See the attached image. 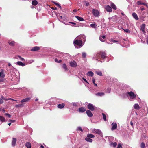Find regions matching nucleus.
<instances>
[{"mask_svg": "<svg viewBox=\"0 0 148 148\" xmlns=\"http://www.w3.org/2000/svg\"><path fill=\"white\" fill-rule=\"evenodd\" d=\"M127 93L129 95L131 99H134L136 98V95L132 91L128 92Z\"/></svg>", "mask_w": 148, "mask_h": 148, "instance_id": "f03ea898", "label": "nucleus"}, {"mask_svg": "<svg viewBox=\"0 0 148 148\" xmlns=\"http://www.w3.org/2000/svg\"><path fill=\"white\" fill-rule=\"evenodd\" d=\"M145 24H143L141 25L140 30L142 31L143 33L145 32Z\"/></svg>", "mask_w": 148, "mask_h": 148, "instance_id": "2eb2a0df", "label": "nucleus"}, {"mask_svg": "<svg viewBox=\"0 0 148 148\" xmlns=\"http://www.w3.org/2000/svg\"><path fill=\"white\" fill-rule=\"evenodd\" d=\"M100 53V52H99L96 54L95 58L96 60H98V61H99V60L98 59L101 58V55Z\"/></svg>", "mask_w": 148, "mask_h": 148, "instance_id": "dca6fc26", "label": "nucleus"}, {"mask_svg": "<svg viewBox=\"0 0 148 148\" xmlns=\"http://www.w3.org/2000/svg\"><path fill=\"white\" fill-rule=\"evenodd\" d=\"M51 8L54 10H56L57 8L56 7H52Z\"/></svg>", "mask_w": 148, "mask_h": 148, "instance_id": "bf43d9fd", "label": "nucleus"}, {"mask_svg": "<svg viewBox=\"0 0 148 148\" xmlns=\"http://www.w3.org/2000/svg\"><path fill=\"white\" fill-rule=\"evenodd\" d=\"M87 137L89 138H93L95 137V136L91 134H88L87 135Z\"/></svg>", "mask_w": 148, "mask_h": 148, "instance_id": "bb28decb", "label": "nucleus"}, {"mask_svg": "<svg viewBox=\"0 0 148 148\" xmlns=\"http://www.w3.org/2000/svg\"><path fill=\"white\" fill-rule=\"evenodd\" d=\"M70 65L71 67H76L77 66V63L75 61L70 62Z\"/></svg>", "mask_w": 148, "mask_h": 148, "instance_id": "6e6552de", "label": "nucleus"}, {"mask_svg": "<svg viewBox=\"0 0 148 148\" xmlns=\"http://www.w3.org/2000/svg\"><path fill=\"white\" fill-rule=\"evenodd\" d=\"M83 2L84 3H85V5L86 6H88L89 5V3L86 1H84Z\"/></svg>", "mask_w": 148, "mask_h": 148, "instance_id": "2f4dec72", "label": "nucleus"}, {"mask_svg": "<svg viewBox=\"0 0 148 148\" xmlns=\"http://www.w3.org/2000/svg\"><path fill=\"white\" fill-rule=\"evenodd\" d=\"M77 10L76 9H74L73 10V11L74 12H76L77 11Z\"/></svg>", "mask_w": 148, "mask_h": 148, "instance_id": "774afa93", "label": "nucleus"}, {"mask_svg": "<svg viewBox=\"0 0 148 148\" xmlns=\"http://www.w3.org/2000/svg\"><path fill=\"white\" fill-rule=\"evenodd\" d=\"M92 13L95 17H98L99 15V12L98 10L95 9L92 10Z\"/></svg>", "mask_w": 148, "mask_h": 148, "instance_id": "7ed1b4c3", "label": "nucleus"}, {"mask_svg": "<svg viewBox=\"0 0 148 148\" xmlns=\"http://www.w3.org/2000/svg\"><path fill=\"white\" fill-rule=\"evenodd\" d=\"M8 99V100H13V101H17V100H14L12 98H9V99Z\"/></svg>", "mask_w": 148, "mask_h": 148, "instance_id": "6e6d98bb", "label": "nucleus"}, {"mask_svg": "<svg viewBox=\"0 0 148 148\" xmlns=\"http://www.w3.org/2000/svg\"><path fill=\"white\" fill-rule=\"evenodd\" d=\"M111 41L112 42H118V41H116V40H114L113 39H112Z\"/></svg>", "mask_w": 148, "mask_h": 148, "instance_id": "5fc2aeb1", "label": "nucleus"}, {"mask_svg": "<svg viewBox=\"0 0 148 148\" xmlns=\"http://www.w3.org/2000/svg\"><path fill=\"white\" fill-rule=\"evenodd\" d=\"M87 75L88 76L92 77L93 76L94 74L92 72L89 71L87 73Z\"/></svg>", "mask_w": 148, "mask_h": 148, "instance_id": "4be33fe9", "label": "nucleus"}, {"mask_svg": "<svg viewBox=\"0 0 148 148\" xmlns=\"http://www.w3.org/2000/svg\"><path fill=\"white\" fill-rule=\"evenodd\" d=\"M97 73L98 75L99 76H102V73L101 72L99 71V72H97Z\"/></svg>", "mask_w": 148, "mask_h": 148, "instance_id": "a18cd8bd", "label": "nucleus"}, {"mask_svg": "<svg viewBox=\"0 0 148 148\" xmlns=\"http://www.w3.org/2000/svg\"><path fill=\"white\" fill-rule=\"evenodd\" d=\"M140 10L142 11H143L145 9V8L144 7H141L140 8Z\"/></svg>", "mask_w": 148, "mask_h": 148, "instance_id": "e2e57ef3", "label": "nucleus"}, {"mask_svg": "<svg viewBox=\"0 0 148 148\" xmlns=\"http://www.w3.org/2000/svg\"><path fill=\"white\" fill-rule=\"evenodd\" d=\"M111 6L112 8L113 9L115 10L116 9V7L114 3H112L111 4Z\"/></svg>", "mask_w": 148, "mask_h": 148, "instance_id": "7c9ffc66", "label": "nucleus"}, {"mask_svg": "<svg viewBox=\"0 0 148 148\" xmlns=\"http://www.w3.org/2000/svg\"><path fill=\"white\" fill-rule=\"evenodd\" d=\"M73 44L75 45H76L80 47H82V42L81 40H78L77 39H75L73 41Z\"/></svg>", "mask_w": 148, "mask_h": 148, "instance_id": "f257e3e1", "label": "nucleus"}, {"mask_svg": "<svg viewBox=\"0 0 148 148\" xmlns=\"http://www.w3.org/2000/svg\"><path fill=\"white\" fill-rule=\"evenodd\" d=\"M87 107L89 110L93 111L95 110V106L92 104L89 103L87 106Z\"/></svg>", "mask_w": 148, "mask_h": 148, "instance_id": "20e7f679", "label": "nucleus"}, {"mask_svg": "<svg viewBox=\"0 0 148 148\" xmlns=\"http://www.w3.org/2000/svg\"><path fill=\"white\" fill-rule=\"evenodd\" d=\"M65 106V104L64 103L61 104H59L57 105V107L58 108L60 109H62Z\"/></svg>", "mask_w": 148, "mask_h": 148, "instance_id": "f3484780", "label": "nucleus"}, {"mask_svg": "<svg viewBox=\"0 0 148 148\" xmlns=\"http://www.w3.org/2000/svg\"><path fill=\"white\" fill-rule=\"evenodd\" d=\"M62 67L65 70H67V68L65 64H63Z\"/></svg>", "mask_w": 148, "mask_h": 148, "instance_id": "72a5a7b5", "label": "nucleus"}, {"mask_svg": "<svg viewBox=\"0 0 148 148\" xmlns=\"http://www.w3.org/2000/svg\"><path fill=\"white\" fill-rule=\"evenodd\" d=\"M76 18L79 21H82L84 20V19L81 17L78 16H75Z\"/></svg>", "mask_w": 148, "mask_h": 148, "instance_id": "c756f323", "label": "nucleus"}, {"mask_svg": "<svg viewBox=\"0 0 148 148\" xmlns=\"http://www.w3.org/2000/svg\"><path fill=\"white\" fill-rule=\"evenodd\" d=\"M86 113L87 115L89 117H92L93 115V114L91 112V111L89 110H87L86 111Z\"/></svg>", "mask_w": 148, "mask_h": 148, "instance_id": "9b49d317", "label": "nucleus"}, {"mask_svg": "<svg viewBox=\"0 0 148 148\" xmlns=\"http://www.w3.org/2000/svg\"><path fill=\"white\" fill-rule=\"evenodd\" d=\"M82 79L85 82H86L88 83V82L87 81V80H86V79H85L83 77L82 78Z\"/></svg>", "mask_w": 148, "mask_h": 148, "instance_id": "052dcab7", "label": "nucleus"}, {"mask_svg": "<svg viewBox=\"0 0 148 148\" xmlns=\"http://www.w3.org/2000/svg\"><path fill=\"white\" fill-rule=\"evenodd\" d=\"M92 131L93 133L98 134H100L101 133V131L99 130L94 129L92 130Z\"/></svg>", "mask_w": 148, "mask_h": 148, "instance_id": "1a4fd4ad", "label": "nucleus"}, {"mask_svg": "<svg viewBox=\"0 0 148 148\" xmlns=\"http://www.w3.org/2000/svg\"><path fill=\"white\" fill-rule=\"evenodd\" d=\"M38 2L36 0H34L32 2V5L35 6L38 4Z\"/></svg>", "mask_w": 148, "mask_h": 148, "instance_id": "cd10ccee", "label": "nucleus"}, {"mask_svg": "<svg viewBox=\"0 0 148 148\" xmlns=\"http://www.w3.org/2000/svg\"><path fill=\"white\" fill-rule=\"evenodd\" d=\"M4 101L2 99L0 98V104H2L3 103Z\"/></svg>", "mask_w": 148, "mask_h": 148, "instance_id": "3c124183", "label": "nucleus"}, {"mask_svg": "<svg viewBox=\"0 0 148 148\" xmlns=\"http://www.w3.org/2000/svg\"><path fill=\"white\" fill-rule=\"evenodd\" d=\"M5 75L4 73L3 69H1V72H0V77L2 78H4L5 77Z\"/></svg>", "mask_w": 148, "mask_h": 148, "instance_id": "f8f14e48", "label": "nucleus"}, {"mask_svg": "<svg viewBox=\"0 0 148 148\" xmlns=\"http://www.w3.org/2000/svg\"><path fill=\"white\" fill-rule=\"evenodd\" d=\"M30 99L31 98L30 97L26 98L25 99H24L22 100L21 102V103H23L25 102H27L30 100Z\"/></svg>", "mask_w": 148, "mask_h": 148, "instance_id": "a211bd4d", "label": "nucleus"}, {"mask_svg": "<svg viewBox=\"0 0 148 148\" xmlns=\"http://www.w3.org/2000/svg\"><path fill=\"white\" fill-rule=\"evenodd\" d=\"M1 98L3 100L6 101L8 100V99L5 98L3 96L1 97Z\"/></svg>", "mask_w": 148, "mask_h": 148, "instance_id": "09e8293b", "label": "nucleus"}, {"mask_svg": "<svg viewBox=\"0 0 148 148\" xmlns=\"http://www.w3.org/2000/svg\"><path fill=\"white\" fill-rule=\"evenodd\" d=\"M85 140L87 142H92V140L90 138L87 137L85 138Z\"/></svg>", "mask_w": 148, "mask_h": 148, "instance_id": "a878e982", "label": "nucleus"}, {"mask_svg": "<svg viewBox=\"0 0 148 148\" xmlns=\"http://www.w3.org/2000/svg\"><path fill=\"white\" fill-rule=\"evenodd\" d=\"M69 23H71L75 25L76 24V23H75L73 22H69Z\"/></svg>", "mask_w": 148, "mask_h": 148, "instance_id": "0e129e2a", "label": "nucleus"}, {"mask_svg": "<svg viewBox=\"0 0 148 148\" xmlns=\"http://www.w3.org/2000/svg\"><path fill=\"white\" fill-rule=\"evenodd\" d=\"M40 49V48L38 46L34 47L31 49V51H36L39 50Z\"/></svg>", "mask_w": 148, "mask_h": 148, "instance_id": "0eeeda50", "label": "nucleus"}, {"mask_svg": "<svg viewBox=\"0 0 148 148\" xmlns=\"http://www.w3.org/2000/svg\"><path fill=\"white\" fill-rule=\"evenodd\" d=\"M105 9L108 12H111L112 11V9L111 7L109 5H105Z\"/></svg>", "mask_w": 148, "mask_h": 148, "instance_id": "39448f33", "label": "nucleus"}, {"mask_svg": "<svg viewBox=\"0 0 148 148\" xmlns=\"http://www.w3.org/2000/svg\"><path fill=\"white\" fill-rule=\"evenodd\" d=\"M130 124L133 127V123L132 121H131L130 122Z\"/></svg>", "mask_w": 148, "mask_h": 148, "instance_id": "4d7b16f0", "label": "nucleus"}, {"mask_svg": "<svg viewBox=\"0 0 148 148\" xmlns=\"http://www.w3.org/2000/svg\"><path fill=\"white\" fill-rule=\"evenodd\" d=\"M106 38L105 36H100L99 39L100 41L102 42H103L104 40H103V39H104Z\"/></svg>", "mask_w": 148, "mask_h": 148, "instance_id": "c85d7f7f", "label": "nucleus"}, {"mask_svg": "<svg viewBox=\"0 0 148 148\" xmlns=\"http://www.w3.org/2000/svg\"><path fill=\"white\" fill-rule=\"evenodd\" d=\"M90 26L92 28H94L95 27V24L92 23L90 24Z\"/></svg>", "mask_w": 148, "mask_h": 148, "instance_id": "8fccbe9b", "label": "nucleus"}, {"mask_svg": "<svg viewBox=\"0 0 148 148\" xmlns=\"http://www.w3.org/2000/svg\"><path fill=\"white\" fill-rule=\"evenodd\" d=\"M25 146L27 147V148H31V143L30 142H26L25 143Z\"/></svg>", "mask_w": 148, "mask_h": 148, "instance_id": "412c9836", "label": "nucleus"}, {"mask_svg": "<svg viewBox=\"0 0 148 148\" xmlns=\"http://www.w3.org/2000/svg\"><path fill=\"white\" fill-rule=\"evenodd\" d=\"M101 55V58L102 59H104L106 57V53L104 52H100Z\"/></svg>", "mask_w": 148, "mask_h": 148, "instance_id": "423d86ee", "label": "nucleus"}, {"mask_svg": "<svg viewBox=\"0 0 148 148\" xmlns=\"http://www.w3.org/2000/svg\"><path fill=\"white\" fill-rule=\"evenodd\" d=\"M9 121L11 123H13L15 121V120H10Z\"/></svg>", "mask_w": 148, "mask_h": 148, "instance_id": "864d4df0", "label": "nucleus"}, {"mask_svg": "<svg viewBox=\"0 0 148 148\" xmlns=\"http://www.w3.org/2000/svg\"><path fill=\"white\" fill-rule=\"evenodd\" d=\"M137 4H138V5H145V3H142L141 1H138L137 2Z\"/></svg>", "mask_w": 148, "mask_h": 148, "instance_id": "79ce46f5", "label": "nucleus"}, {"mask_svg": "<svg viewBox=\"0 0 148 148\" xmlns=\"http://www.w3.org/2000/svg\"><path fill=\"white\" fill-rule=\"evenodd\" d=\"M134 108L136 109L139 110L140 108V107H139V106L138 104H136L134 105Z\"/></svg>", "mask_w": 148, "mask_h": 148, "instance_id": "393cba45", "label": "nucleus"}, {"mask_svg": "<svg viewBox=\"0 0 148 148\" xmlns=\"http://www.w3.org/2000/svg\"><path fill=\"white\" fill-rule=\"evenodd\" d=\"M77 130H78V131H80L81 132H83V130L82 129V128H81V127H78Z\"/></svg>", "mask_w": 148, "mask_h": 148, "instance_id": "de8ad7c7", "label": "nucleus"}, {"mask_svg": "<svg viewBox=\"0 0 148 148\" xmlns=\"http://www.w3.org/2000/svg\"><path fill=\"white\" fill-rule=\"evenodd\" d=\"M132 16L136 20H138V18L137 15V14L135 12H134L132 14Z\"/></svg>", "mask_w": 148, "mask_h": 148, "instance_id": "6ab92c4d", "label": "nucleus"}, {"mask_svg": "<svg viewBox=\"0 0 148 148\" xmlns=\"http://www.w3.org/2000/svg\"><path fill=\"white\" fill-rule=\"evenodd\" d=\"M112 146L114 147H115L117 145V144L116 142L112 143Z\"/></svg>", "mask_w": 148, "mask_h": 148, "instance_id": "c03bdc74", "label": "nucleus"}, {"mask_svg": "<svg viewBox=\"0 0 148 148\" xmlns=\"http://www.w3.org/2000/svg\"><path fill=\"white\" fill-rule=\"evenodd\" d=\"M124 31L126 33H130V31L128 29H124Z\"/></svg>", "mask_w": 148, "mask_h": 148, "instance_id": "37998d69", "label": "nucleus"}, {"mask_svg": "<svg viewBox=\"0 0 148 148\" xmlns=\"http://www.w3.org/2000/svg\"><path fill=\"white\" fill-rule=\"evenodd\" d=\"M23 106V104H22L16 105H15V106L16 108L22 107Z\"/></svg>", "mask_w": 148, "mask_h": 148, "instance_id": "4c0bfd02", "label": "nucleus"}, {"mask_svg": "<svg viewBox=\"0 0 148 148\" xmlns=\"http://www.w3.org/2000/svg\"><path fill=\"white\" fill-rule=\"evenodd\" d=\"M55 62H58V60L57 58H56L55 59Z\"/></svg>", "mask_w": 148, "mask_h": 148, "instance_id": "69168bd1", "label": "nucleus"}, {"mask_svg": "<svg viewBox=\"0 0 148 148\" xmlns=\"http://www.w3.org/2000/svg\"><path fill=\"white\" fill-rule=\"evenodd\" d=\"M17 63L18 65L22 66H25V63H23L21 61H18L17 62Z\"/></svg>", "mask_w": 148, "mask_h": 148, "instance_id": "5701e85b", "label": "nucleus"}, {"mask_svg": "<svg viewBox=\"0 0 148 148\" xmlns=\"http://www.w3.org/2000/svg\"><path fill=\"white\" fill-rule=\"evenodd\" d=\"M0 110L2 111L3 113H5V110L4 109H2L1 110L0 109Z\"/></svg>", "mask_w": 148, "mask_h": 148, "instance_id": "680f3d73", "label": "nucleus"}, {"mask_svg": "<svg viewBox=\"0 0 148 148\" xmlns=\"http://www.w3.org/2000/svg\"><path fill=\"white\" fill-rule=\"evenodd\" d=\"M116 18V16H112V19H115Z\"/></svg>", "mask_w": 148, "mask_h": 148, "instance_id": "338daca9", "label": "nucleus"}, {"mask_svg": "<svg viewBox=\"0 0 148 148\" xmlns=\"http://www.w3.org/2000/svg\"><path fill=\"white\" fill-rule=\"evenodd\" d=\"M107 92H108V93H110V89L108 88L107 89Z\"/></svg>", "mask_w": 148, "mask_h": 148, "instance_id": "13d9d810", "label": "nucleus"}, {"mask_svg": "<svg viewBox=\"0 0 148 148\" xmlns=\"http://www.w3.org/2000/svg\"><path fill=\"white\" fill-rule=\"evenodd\" d=\"M86 110V108L84 107H80L78 111L80 112H83Z\"/></svg>", "mask_w": 148, "mask_h": 148, "instance_id": "4468645a", "label": "nucleus"}, {"mask_svg": "<svg viewBox=\"0 0 148 148\" xmlns=\"http://www.w3.org/2000/svg\"><path fill=\"white\" fill-rule=\"evenodd\" d=\"M82 56L83 58H85L86 57V53L85 52H82Z\"/></svg>", "mask_w": 148, "mask_h": 148, "instance_id": "a19ab883", "label": "nucleus"}, {"mask_svg": "<svg viewBox=\"0 0 148 148\" xmlns=\"http://www.w3.org/2000/svg\"><path fill=\"white\" fill-rule=\"evenodd\" d=\"M112 125L111 129L112 130H114L117 128V124L116 123H115L114 124L113 123Z\"/></svg>", "mask_w": 148, "mask_h": 148, "instance_id": "9d476101", "label": "nucleus"}, {"mask_svg": "<svg viewBox=\"0 0 148 148\" xmlns=\"http://www.w3.org/2000/svg\"><path fill=\"white\" fill-rule=\"evenodd\" d=\"M5 114L9 118H10L11 117V115H10L9 114L6 113Z\"/></svg>", "mask_w": 148, "mask_h": 148, "instance_id": "603ef678", "label": "nucleus"}, {"mask_svg": "<svg viewBox=\"0 0 148 148\" xmlns=\"http://www.w3.org/2000/svg\"><path fill=\"white\" fill-rule=\"evenodd\" d=\"M92 81L93 82L94 84V85L95 86H96L97 87V84L95 83V79L94 78H92Z\"/></svg>", "mask_w": 148, "mask_h": 148, "instance_id": "58836bf2", "label": "nucleus"}, {"mask_svg": "<svg viewBox=\"0 0 148 148\" xmlns=\"http://www.w3.org/2000/svg\"><path fill=\"white\" fill-rule=\"evenodd\" d=\"M122 144H121V143L119 144L118 145L117 148H122Z\"/></svg>", "mask_w": 148, "mask_h": 148, "instance_id": "49530a36", "label": "nucleus"}, {"mask_svg": "<svg viewBox=\"0 0 148 148\" xmlns=\"http://www.w3.org/2000/svg\"><path fill=\"white\" fill-rule=\"evenodd\" d=\"M102 115L103 116V118L104 121H106V116L105 115V114L103 113H102Z\"/></svg>", "mask_w": 148, "mask_h": 148, "instance_id": "f704fd0d", "label": "nucleus"}, {"mask_svg": "<svg viewBox=\"0 0 148 148\" xmlns=\"http://www.w3.org/2000/svg\"><path fill=\"white\" fill-rule=\"evenodd\" d=\"M0 120L2 122H4L5 121V119L4 117L0 116Z\"/></svg>", "mask_w": 148, "mask_h": 148, "instance_id": "473e14b6", "label": "nucleus"}, {"mask_svg": "<svg viewBox=\"0 0 148 148\" xmlns=\"http://www.w3.org/2000/svg\"><path fill=\"white\" fill-rule=\"evenodd\" d=\"M53 3L57 6L59 8H60V9H61L62 8L61 7V6L59 5V4L56 2H54Z\"/></svg>", "mask_w": 148, "mask_h": 148, "instance_id": "e433bc0d", "label": "nucleus"}, {"mask_svg": "<svg viewBox=\"0 0 148 148\" xmlns=\"http://www.w3.org/2000/svg\"><path fill=\"white\" fill-rule=\"evenodd\" d=\"M16 138H13L12 140V145L14 147L16 145Z\"/></svg>", "mask_w": 148, "mask_h": 148, "instance_id": "ddd939ff", "label": "nucleus"}, {"mask_svg": "<svg viewBox=\"0 0 148 148\" xmlns=\"http://www.w3.org/2000/svg\"><path fill=\"white\" fill-rule=\"evenodd\" d=\"M145 144L143 142L140 145L141 148H145Z\"/></svg>", "mask_w": 148, "mask_h": 148, "instance_id": "c9c22d12", "label": "nucleus"}, {"mask_svg": "<svg viewBox=\"0 0 148 148\" xmlns=\"http://www.w3.org/2000/svg\"><path fill=\"white\" fill-rule=\"evenodd\" d=\"M17 56L19 58L20 60L21 61H25V60L23 58L21 57V56L19 55H18Z\"/></svg>", "mask_w": 148, "mask_h": 148, "instance_id": "ea45409f", "label": "nucleus"}, {"mask_svg": "<svg viewBox=\"0 0 148 148\" xmlns=\"http://www.w3.org/2000/svg\"><path fill=\"white\" fill-rule=\"evenodd\" d=\"M8 42L11 46H13L15 45V42L14 41H9Z\"/></svg>", "mask_w": 148, "mask_h": 148, "instance_id": "aec40b11", "label": "nucleus"}, {"mask_svg": "<svg viewBox=\"0 0 148 148\" xmlns=\"http://www.w3.org/2000/svg\"><path fill=\"white\" fill-rule=\"evenodd\" d=\"M104 95L103 92H98L95 94V95L98 96H101Z\"/></svg>", "mask_w": 148, "mask_h": 148, "instance_id": "b1692460", "label": "nucleus"}]
</instances>
